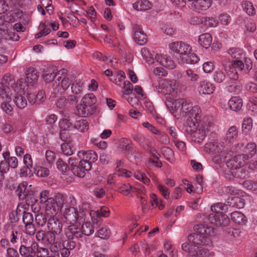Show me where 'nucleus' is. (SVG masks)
Instances as JSON below:
<instances>
[{
	"mask_svg": "<svg viewBox=\"0 0 257 257\" xmlns=\"http://www.w3.org/2000/svg\"><path fill=\"white\" fill-rule=\"evenodd\" d=\"M195 232L190 234L188 237L189 242L194 245H191L187 242L182 244V249L188 253L192 257H206L208 250L198 245L211 246L212 242L210 236L214 233V228L206 224H197L194 226Z\"/></svg>",
	"mask_w": 257,
	"mask_h": 257,
	"instance_id": "f257e3e1",
	"label": "nucleus"
},
{
	"mask_svg": "<svg viewBox=\"0 0 257 257\" xmlns=\"http://www.w3.org/2000/svg\"><path fill=\"white\" fill-rule=\"evenodd\" d=\"M36 239L44 246H49L51 252L57 257L61 254L62 257H68L70 250L76 247L75 241L71 240H62L57 234L49 231L40 230L36 234Z\"/></svg>",
	"mask_w": 257,
	"mask_h": 257,
	"instance_id": "f03ea898",
	"label": "nucleus"
},
{
	"mask_svg": "<svg viewBox=\"0 0 257 257\" xmlns=\"http://www.w3.org/2000/svg\"><path fill=\"white\" fill-rule=\"evenodd\" d=\"M94 231V227L89 222L83 223L81 226L73 224L70 225L66 231L69 239L86 240V236L91 235Z\"/></svg>",
	"mask_w": 257,
	"mask_h": 257,
	"instance_id": "7ed1b4c3",
	"label": "nucleus"
},
{
	"mask_svg": "<svg viewBox=\"0 0 257 257\" xmlns=\"http://www.w3.org/2000/svg\"><path fill=\"white\" fill-rule=\"evenodd\" d=\"M58 75H61L57 79L58 82L56 81V84L55 85L53 84V91L51 92V97H56L57 96V94L59 92L60 88H58L57 86L60 84L61 87L64 90H67L70 85H72L74 78L72 75L67 74L65 69H62L58 71Z\"/></svg>",
	"mask_w": 257,
	"mask_h": 257,
	"instance_id": "20e7f679",
	"label": "nucleus"
},
{
	"mask_svg": "<svg viewBox=\"0 0 257 257\" xmlns=\"http://www.w3.org/2000/svg\"><path fill=\"white\" fill-rule=\"evenodd\" d=\"M68 163L71 166V171L73 174L80 178L84 177L86 172L90 170L91 169V166L89 165V164L76 158H70Z\"/></svg>",
	"mask_w": 257,
	"mask_h": 257,
	"instance_id": "39448f33",
	"label": "nucleus"
},
{
	"mask_svg": "<svg viewBox=\"0 0 257 257\" xmlns=\"http://www.w3.org/2000/svg\"><path fill=\"white\" fill-rule=\"evenodd\" d=\"M172 105L174 109H172V113L174 116L178 114L182 116H185L188 114L190 111L189 109L192 107V104L183 98H179L175 100L172 103Z\"/></svg>",
	"mask_w": 257,
	"mask_h": 257,
	"instance_id": "423d86ee",
	"label": "nucleus"
},
{
	"mask_svg": "<svg viewBox=\"0 0 257 257\" xmlns=\"http://www.w3.org/2000/svg\"><path fill=\"white\" fill-rule=\"evenodd\" d=\"M38 249V243L33 241L29 243L27 241L21 242L19 247V252L23 257H36V250Z\"/></svg>",
	"mask_w": 257,
	"mask_h": 257,
	"instance_id": "0eeeda50",
	"label": "nucleus"
},
{
	"mask_svg": "<svg viewBox=\"0 0 257 257\" xmlns=\"http://www.w3.org/2000/svg\"><path fill=\"white\" fill-rule=\"evenodd\" d=\"M62 211L66 221L72 224L82 219L83 215V212H78L75 207L68 206L67 205H65L64 210Z\"/></svg>",
	"mask_w": 257,
	"mask_h": 257,
	"instance_id": "6e6552de",
	"label": "nucleus"
},
{
	"mask_svg": "<svg viewBox=\"0 0 257 257\" xmlns=\"http://www.w3.org/2000/svg\"><path fill=\"white\" fill-rule=\"evenodd\" d=\"M13 84H15V81L13 75L10 73L5 74L0 82V95H9L11 91L10 85L13 87Z\"/></svg>",
	"mask_w": 257,
	"mask_h": 257,
	"instance_id": "1a4fd4ad",
	"label": "nucleus"
},
{
	"mask_svg": "<svg viewBox=\"0 0 257 257\" xmlns=\"http://www.w3.org/2000/svg\"><path fill=\"white\" fill-rule=\"evenodd\" d=\"M169 48L173 52L178 54L181 59L183 56L189 53L192 49L190 46L182 41L170 43Z\"/></svg>",
	"mask_w": 257,
	"mask_h": 257,
	"instance_id": "9d476101",
	"label": "nucleus"
},
{
	"mask_svg": "<svg viewBox=\"0 0 257 257\" xmlns=\"http://www.w3.org/2000/svg\"><path fill=\"white\" fill-rule=\"evenodd\" d=\"M208 219L211 223L217 226H226L229 222L227 216L223 214L222 212L210 213Z\"/></svg>",
	"mask_w": 257,
	"mask_h": 257,
	"instance_id": "9b49d317",
	"label": "nucleus"
},
{
	"mask_svg": "<svg viewBox=\"0 0 257 257\" xmlns=\"http://www.w3.org/2000/svg\"><path fill=\"white\" fill-rule=\"evenodd\" d=\"M208 131V126L206 124L200 123L198 124V128L189 136L191 141L196 143H201Z\"/></svg>",
	"mask_w": 257,
	"mask_h": 257,
	"instance_id": "f8f14e48",
	"label": "nucleus"
},
{
	"mask_svg": "<svg viewBox=\"0 0 257 257\" xmlns=\"http://www.w3.org/2000/svg\"><path fill=\"white\" fill-rule=\"evenodd\" d=\"M79 98V96L75 95H68L67 98L61 96L56 104L59 108L64 109L75 105L78 102Z\"/></svg>",
	"mask_w": 257,
	"mask_h": 257,
	"instance_id": "ddd939ff",
	"label": "nucleus"
},
{
	"mask_svg": "<svg viewBox=\"0 0 257 257\" xmlns=\"http://www.w3.org/2000/svg\"><path fill=\"white\" fill-rule=\"evenodd\" d=\"M48 231L59 236L62 232V223L61 221L55 216H50L47 221Z\"/></svg>",
	"mask_w": 257,
	"mask_h": 257,
	"instance_id": "4468645a",
	"label": "nucleus"
},
{
	"mask_svg": "<svg viewBox=\"0 0 257 257\" xmlns=\"http://www.w3.org/2000/svg\"><path fill=\"white\" fill-rule=\"evenodd\" d=\"M133 33L134 39L139 45H143L147 43V36L139 25L133 26Z\"/></svg>",
	"mask_w": 257,
	"mask_h": 257,
	"instance_id": "2eb2a0df",
	"label": "nucleus"
},
{
	"mask_svg": "<svg viewBox=\"0 0 257 257\" xmlns=\"http://www.w3.org/2000/svg\"><path fill=\"white\" fill-rule=\"evenodd\" d=\"M77 156L79 160L84 161L91 166V164L94 163L98 158L96 153L93 150L81 151L77 153Z\"/></svg>",
	"mask_w": 257,
	"mask_h": 257,
	"instance_id": "dca6fc26",
	"label": "nucleus"
},
{
	"mask_svg": "<svg viewBox=\"0 0 257 257\" xmlns=\"http://www.w3.org/2000/svg\"><path fill=\"white\" fill-rule=\"evenodd\" d=\"M245 158L243 155H236L226 162V166L230 170L239 169L244 164L245 161L246 160Z\"/></svg>",
	"mask_w": 257,
	"mask_h": 257,
	"instance_id": "f3484780",
	"label": "nucleus"
},
{
	"mask_svg": "<svg viewBox=\"0 0 257 257\" xmlns=\"http://www.w3.org/2000/svg\"><path fill=\"white\" fill-rule=\"evenodd\" d=\"M12 101L11 97L10 95L2 96V102L0 105L1 109L4 112L9 116H13L14 113V109L11 104Z\"/></svg>",
	"mask_w": 257,
	"mask_h": 257,
	"instance_id": "a211bd4d",
	"label": "nucleus"
},
{
	"mask_svg": "<svg viewBox=\"0 0 257 257\" xmlns=\"http://www.w3.org/2000/svg\"><path fill=\"white\" fill-rule=\"evenodd\" d=\"M109 212V209L106 207L103 206L99 210L91 211L90 214L91 216L93 222L97 224L101 221L102 216H108Z\"/></svg>",
	"mask_w": 257,
	"mask_h": 257,
	"instance_id": "6ab92c4d",
	"label": "nucleus"
},
{
	"mask_svg": "<svg viewBox=\"0 0 257 257\" xmlns=\"http://www.w3.org/2000/svg\"><path fill=\"white\" fill-rule=\"evenodd\" d=\"M191 2L192 9L197 12L207 10L211 5V0H193Z\"/></svg>",
	"mask_w": 257,
	"mask_h": 257,
	"instance_id": "aec40b11",
	"label": "nucleus"
},
{
	"mask_svg": "<svg viewBox=\"0 0 257 257\" xmlns=\"http://www.w3.org/2000/svg\"><path fill=\"white\" fill-rule=\"evenodd\" d=\"M45 213L46 215L50 216H55L59 211H61L58 206L56 205L55 200L50 198L45 203Z\"/></svg>",
	"mask_w": 257,
	"mask_h": 257,
	"instance_id": "412c9836",
	"label": "nucleus"
},
{
	"mask_svg": "<svg viewBox=\"0 0 257 257\" xmlns=\"http://www.w3.org/2000/svg\"><path fill=\"white\" fill-rule=\"evenodd\" d=\"M155 60L161 65L169 69H173L175 68V64L173 60L166 55H159L157 54Z\"/></svg>",
	"mask_w": 257,
	"mask_h": 257,
	"instance_id": "4be33fe9",
	"label": "nucleus"
},
{
	"mask_svg": "<svg viewBox=\"0 0 257 257\" xmlns=\"http://www.w3.org/2000/svg\"><path fill=\"white\" fill-rule=\"evenodd\" d=\"M215 88V87L211 83L206 81H202L199 83L198 90L201 94H211L213 93Z\"/></svg>",
	"mask_w": 257,
	"mask_h": 257,
	"instance_id": "5701e85b",
	"label": "nucleus"
},
{
	"mask_svg": "<svg viewBox=\"0 0 257 257\" xmlns=\"http://www.w3.org/2000/svg\"><path fill=\"white\" fill-rule=\"evenodd\" d=\"M94 112L93 108L88 107L81 102L76 106V114L82 117L88 116Z\"/></svg>",
	"mask_w": 257,
	"mask_h": 257,
	"instance_id": "b1692460",
	"label": "nucleus"
},
{
	"mask_svg": "<svg viewBox=\"0 0 257 257\" xmlns=\"http://www.w3.org/2000/svg\"><path fill=\"white\" fill-rule=\"evenodd\" d=\"M25 74L28 83L32 84V85L37 82L39 77V72L34 67L28 68L26 71Z\"/></svg>",
	"mask_w": 257,
	"mask_h": 257,
	"instance_id": "393cba45",
	"label": "nucleus"
},
{
	"mask_svg": "<svg viewBox=\"0 0 257 257\" xmlns=\"http://www.w3.org/2000/svg\"><path fill=\"white\" fill-rule=\"evenodd\" d=\"M222 146L217 142L207 143L204 147V151L209 154H216L221 152Z\"/></svg>",
	"mask_w": 257,
	"mask_h": 257,
	"instance_id": "a878e982",
	"label": "nucleus"
},
{
	"mask_svg": "<svg viewBox=\"0 0 257 257\" xmlns=\"http://www.w3.org/2000/svg\"><path fill=\"white\" fill-rule=\"evenodd\" d=\"M96 98L95 95L91 93L85 95L82 97L81 102L88 107L93 108V109L95 110L96 107L93 106V105L96 102Z\"/></svg>",
	"mask_w": 257,
	"mask_h": 257,
	"instance_id": "bb28decb",
	"label": "nucleus"
},
{
	"mask_svg": "<svg viewBox=\"0 0 257 257\" xmlns=\"http://www.w3.org/2000/svg\"><path fill=\"white\" fill-rule=\"evenodd\" d=\"M64 141H65V143L61 145L62 153L64 155L67 156L72 155L75 150L71 145L72 140L70 138H66L65 140H64Z\"/></svg>",
	"mask_w": 257,
	"mask_h": 257,
	"instance_id": "cd10ccee",
	"label": "nucleus"
},
{
	"mask_svg": "<svg viewBox=\"0 0 257 257\" xmlns=\"http://www.w3.org/2000/svg\"><path fill=\"white\" fill-rule=\"evenodd\" d=\"M244 153L243 155L245 157L246 160L252 157L253 155L256 153V146L254 143H248L243 149Z\"/></svg>",
	"mask_w": 257,
	"mask_h": 257,
	"instance_id": "c85d7f7f",
	"label": "nucleus"
},
{
	"mask_svg": "<svg viewBox=\"0 0 257 257\" xmlns=\"http://www.w3.org/2000/svg\"><path fill=\"white\" fill-rule=\"evenodd\" d=\"M227 63H228L230 69H233V70L237 69L238 70L242 71L244 67L243 63L240 60H235L232 62L228 61H224L222 64L225 71H227Z\"/></svg>",
	"mask_w": 257,
	"mask_h": 257,
	"instance_id": "c756f323",
	"label": "nucleus"
},
{
	"mask_svg": "<svg viewBox=\"0 0 257 257\" xmlns=\"http://www.w3.org/2000/svg\"><path fill=\"white\" fill-rule=\"evenodd\" d=\"M228 104L233 111H239L242 106V100L239 97H232L228 101Z\"/></svg>",
	"mask_w": 257,
	"mask_h": 257,
	"instance_id": "7c9ffc66",
	"label": "nucleus"
},
{
	"mask_svg": "<svg viewBox=\"0 0 257 257\" xmlns=\"http://www.w3.org/2000/svg\"><path fill=\"white\" fill-rule=\"evenodd\" d=\"M227 203L229 206L236 208H242L245 204L244 200L238 196L229 198Z\"/></svg>",
	"mask_w": 257,
	"mask_h": 257,
	"instance_id": "2f4dec72",
	"label": "nucleus"
},
{
	"mask_svg": "<svg viewBox=\"0 0 257 257\" xmlns=\"http://www.w3.org/2000/svg\"><path fill=\"white\" fill-rule=\"evenodd\" d=\"M151 3L148 0H140L133 4V8L137 11H147L151 9Z\"/></svg>",
	"mask_w": 257,
	"mask_h": 257,
	"instance_id": "473e14b6",
	"label": "nucleus"
},
{
	"mask_svg": "<svg viewBox=\"0 0 257 257\" xmlns=\"http://www.w3.org/2000/svg\"><path fill=\"white\" fill-rule=\"evenodd\" d=\"M212 36L209 33H204L199 37L198 42L200 45L207 49L212 43Z\"/></svg>",
	"mask_w": 257,
	"mask_h": 257,
	"instance_id": "72a5a7b5",
	"label": "nucleus"
},
{
	"mask_svg": "<svg viewBox=\"0 0 257 257\" xmlns=\"http://www.w3.org/2000/svg\"><path fill=\"white\" fill-rule=\"evenodd\" d=\"M196 121L197 120H195L192 118H187L185 124V129L188 135L190 136L198 128V124L197 125L196 124Z\"/></svg>",
	"mask_w": 257,
	"mask_h": 257,
	"instance_id": "f704fd0d",
	"label": "nucleus"
},
{
	"mask_svg": "<svg viewBox=\"0 0 257 257\" xmlns=\"http://www.w3.org/2000/svg\"><path fill=\"white\" fill-rule=\"evenodd\" d=\"M182 61L184 63L195 64L198 62L199 58L196 54L189 52L182 57Z\"/></svg>",
	"mask_w": 257,
	"mask_h": 257,
	"instance_id": "c9c22d12",
	"label": "nucleus"
},
{
	"mask_svg": "<svg viewBox=\"0 0 257 257\" xmlns=\"http://www.w3.org/2000/svg\"><path fill=\"white\" fill-rule=\"evenodd\" d=\"M55 200V202L59 208L62 210L63 205L66 204L67 196L66 195L61 193H56L55 194L54 197H52Z\"/></svg>",
	"mask_w": 257,
	"mask_h": 257,
	"instance_id": "e433bc0d",
	"label": "nucleus"
},
{
	"mask_svg": "<svg viewBox=\"0 0 257 257\" xmlns=\"http://www.w3.org/2000/svg\"><path fill=\"white\" fill-rule=\"evenodd\" d=\"M226 141L228 142H233L238 136V131L236 126H232L226 132Z\"/></svg>",
	"mask_w": 257,
	"mask_h": 257,
	"instance_id": "4c0bfd02",
	"label": "nucleus"
},
{
	"mask_svg": "<svg viewBox=\"0 0 257 257\" xmlns=\"http://www.w3.org/2000/svg\"><path fill=\"white\" fill-rule=\"evenodd\" d=\"M83 85L84 84L82 82H77V80L73 81L71 87V91L73 93L72 95L77 96V95L81 93Z\"/></svg>",
	"mask_w": 257,
	"mask_h": 257,
	"instance_id": "58836bf2",
	"label": "nucleus"
},
{
	"mask_svg": "<svg viewBox=\"0 0 257 257\" xmlns=\"http://www.w3.org/2000/svg\"><path fill=\"white\" fill-rule=\"evenodd\" d=\"M29 191L27 189V183L25 182L18 186L16 192L20 199L24 200V198H26L25 195H27V192Z\"/></svg>",
	"mask_w": 257,
	"mask_h": 257,
	"instance_id": "ea45409f",
	"label": "nucleus"
},
{
	"mask_svg": "<svg viewBox=\"0 0 257 257\" xmlns=\"http://www.w3.org/2000/svg\"><path fill=\"white\" fill-rule=\"evenodd\" d=\"M252 119L247 117L243 119L242 124V132L244 135H247L252 130Z\"/></svg>",
	"mask_w": 257,
	"mask_h": 257,
	"instance_id": "a19ab883",
	"label": "nucleus"
},
{
	"mask_svg": "<svg viewBox=\"0 0 257 257\" xmlns=\"http://www.w3.org/2000/svg\"><path fill=\"white\" fill-rule=\"evenodd\" d=\"M230 216L231 220L238 224L244 223L246 221L244 215L239 211L233 212L231 213Z\"/></svg>",
	"mask_w": 257,
	"mask_h": 257,
	"instance_id": "79ce46f5",
	"label": "nucleus"
},
{
	"mask_svg": "<svg viewBox=\"0 0 257 257\" xmlns=\"http://www.w3.org/2000/svg\"><path fill=\"white\" fill-rule=\"evenodd\" d=\"M14 101L16 105L20 109H22L27 105V101L25 97L21 95H17L15 96Z\"/></svg>",
	"mask_w": 257,
	"mask_h": 257,
	"instance_id": "37998d69",
	"label": "nucleus"
},
{
	"mask_svg": "<svg viewBox=\"0 0 257 257\" xmlns=\"http://www.w3.org/2000/svg\"><path fill=\"white\" fill-rule=\"evenodd\" d=\"M74 127L81 132H84L88 130L89 123L86 119H81L75 122Z\"/></svg>",
	"mask_w": 257,
	"mask_h": 257,
	"instance_id": "c03bdc74",
	"label": "nucleus"
},
{
	"mask_svg": "<svg viewBox=\"0 0 257 257\" xmlns=\"http://www.w3.org/2000/svg\"><path fill=\"white\" fill-rule=\"evenodd\" d=\"M257 98L252 97L250 99L247 104V108L249 111H250L252 113L251 115H255L257 114Z\"/></svg>",
	"mask_w": 257,
	"mask_h": 257,
	"instance_id": "a18cd8bd",
	"label": "nucleus"
},
{
	"mask_svg": "<svg viewBox=\"0 0 257 257\" xmlns=\"http://www.w3.org/2000/svg\"><path fill=\"white\" fill-rule=\"evenodd\" d=\"M242 8L249 16H253L255 13V9L252 4L249 1H243L242 2Z\"/></svg>",
	"mask_w": 257,
	"mask_h": 257,
	"instance_id": "49530a36",
	"label": "nucleus"
},
{
	"mask_svg": "<svg viewBox=\"0 0 257 257\" xmlns=\"http://www.w3.org/2000/svg\"><path fill=\"white\" fill-rule=\"evenodd\" d=\"M27 195H25L26 198H24V200H26L27 204L29 206H31L32 207L35 205V203L37 200L35 196L34 192L32 191H30L27 192Z\"/></svg>",
	"mask_w": 257,
	"mask_h": 257,
	"instance_id": "de8ad7c7",
	"label": "nucleus"
},
{
	"mask_svg": "<svg viewBox=\"0 0 257 257\" xmlns=\"http://www.w3.org/2000/svg\"><path fill=\"white\" fill-rule=\"evenodd\" d=\"M190 111L187 115H188V118H192L195 120H197V116L199 115L201 112V110L198 106H193L189 109Z\"/></svg>",
	"mask_w": 257,
	"mask_h": 257,
	"instance_id": "09e8293b",
	"label": "nucleus"
},
{
	"mask_svg": "<svg viewBox=\"0 0 257 257\" xmlns=\"http://www.w3.org/2000/svg\"><path fill=\"white\" fill-rule=\"evenodd\" d=\"M37 175L41 177H45L49 174V170L43 167L37 166L34 168Z\"/></svg>",
	"mask_w": 257,
	"mask_h": 257,
	"instance_id": "8fccbe9b",
	"label": "nucleus"
},
{
	"mask_svg": "<svg viewBox=\"0 0 257 257\" xmlns=\"http://www.w3.org/2000/svg\"><path fill=\"white\" fill-rule=\"evenodd\" d=\"M110 235V229L105 227L101 228L97 232V236L103 239H107L109 237Z\"/></svg>",
	"mask_w": 257,
	"mask_h": 257,
	"instance_id": "3c124183",
	"label": "nucleus"
},
{
	"mask_svg": "<svg viewBox=\"0 0 257 257\" xmlns=\"http://www.w3.org/2000/svg\"><path fill=\"white\" fill-rule=\"evenodd\" d=\"M132 186L128 184H124L121 187L119 188V191L120 193L128 196L132 197V194L131 193Z\"/></svg>",
	"mask_w": 257,
	"mask_h": 257,
	"instance_id": "603ef678",
	"label": "nucleus"
},
{
	"mask_svg": "<svg viewBox=\"0 0 257 257\" xmlns=\"http://www.w3.org/2000/svg\"><path fill=\"white\" fill-rule=\"evenodd\" d=\"M56 75L57 72L56 71H53L51 72L46 71L43 74L42 77L45 82L50 83L54 80Z\"/></svg>",
	"mask_w": 257,
	"mask_h": 257,
	"instance_id": "864d4df0",
	"label": "nucleus"
},
{
	"mask_svg": "<svg viewBox=\"0 0 257 257\" xmlns=\"http://www.w3.org/2000/svg\"><path fill=\"white\" fill-rule=\"evenodd\" d=\"M56 165L57 169L62 173H66L69 170V166L61 159H59L57 161Z\"/></svg>",
	"mask_w": 257,
	"mask_h": 257,
	"instance_id": "5fc2aeb1",
	"label": "nucleus"
},
{
	"mask_svg": "<svg viewBox=\"0 0 257 257\" xmlns=\"http://www.w3.org/2000/svg\"><path fill=\"white\" fill-rule=\"evenodd\" d=\"M48 219L43 214H38L35 216V221L38 225L43 227L47 222Z\"/></svg>",
	"mask_w": 257,
	"mask_h": 257,
	"instance_id": "6e6d98bb",
	"label": "nucleus"
},
{
	"mask_svg": "<svg viewBox=\"0 0 257 257\" xmlns=\"http://www.w3.org/2000/svg\"><path fill=\"white\" fill-rule=\"evenodd\" d=\"M23 214V221L25 225L33 223L34 218L31 213L25 211Z\"/></svg>",
	"mask_w": 257,
	"mask_h": 257,
	"instance_id": "4d7b16f0",
	"label": "nucleus"
},
{
	"mask_svg": "<svg viewBox=\"0 0 257 257\" xmlns=\"http://www.w3.org/2000/svg\"><path fill=\"white\" fill-rule=\"evenodd\" d=\"M141 53L143 57L146 59L147 62L149 64H152L154 63V59L151 56H150V52L147 48H143L141 50Z\"/></svg>",
	"mask_w": 257,
	"mask_h": 257,
	"instance_id": "13d9d810",
	"label": "nucleus"
},
{
	"mask_svg": "<svg viewBox=\"0 0 257 257\" xmlns=\"http://www.w3.org/2000/svg\"><path fill=\"white\" fill-rule=\"evenodd\" d=\"M228 53L233 58L238 59L241 56V50L237 48H229Z\"/></svg>",
	"mask_w": 257,
	"mask_h": 257,
	"instance_id": "bf43d9fd",
	"label": "nucleus"
},
{
	"mask_svg": "<svg viewBox=\"0 0 257 257\" xmlns=\"http://www.w3.org/2000/svg\"><path fill=\"white\" fill-rule=\"evenodd\" d=\"M246 30L250 32H254L256 29V24L252 19H249L245 22Z\"/></svg>",
	"mask_w": 257,
	"mask_h": 257,
	"instance_id": "052dcab7",
	"label": "nucleus"
},
{
	"mask_svg": "<svg viewBox=\"0 0 257 257\" xmlns=\"http://www.w3.org/2000/svg\"><path fill=\"white\" fill-rule=\"evenodd\" d=\"M204 22L205 25L211 27L217 26L218 22L213 17H206L204 18Z\"/></svg>",
	"mask_w": 257,
	"mask_h": 257,
	"instance_id": "680f3d73",
	"label": "nucleus"
},
{
	"mask_svg": "<svg viewBox=\"0 0 257 257\" xmlns=\"http://www.w3.org/2000/svg\"><path fill=\"white\" fill-rule=\"evenodd\" d=\"M59 126L63 130H69L72 127V123L67 119H62L59 122Z\"/></svg>",
	"mask_w": 257,
	"mask_h": 257,
	"instance_id": "e2e57ef3",
	"label": "nucleus"
},
{
	"mask_svg": "<svg viewBox=\"0 0 257 257\" xmlns=\"http://www.w3.org/2000/svg\"><path fill=\"white\" fill-rule=\"evenodd\" d=\"M15 85L16 87H19L20 90L22 91L25 90V88L28 87V83L26 82L25 79L20 78L15 82V84H13V86Z\"/></svg>",
	"mask_w": 257,
	"mask_h": 257,
	"instance_id": "0e129e2a",
	"label": "nucleus"
},
{
	"mask_svg": "<svg viewBox=\"0 0 257 257\" xmlns=\"http://www.w3.org/2000/svg\"><path fill=\"white\" fill-rule=\"evenodd\" d=\"M162 153L167 160H170L174 155V152L169 147H163L162 149Z\"/></svg>",
	"mask_w": 257,
	"mask_h": 257,
	"instance_id": "69168bd1",
	"label": "nucleus"
},
{
	"mask_svg": "<svg viewBox=\"0 0 257 257\" xmlns=\"http://www.w3.org/2000/svg\"><path fill=\"white\" fill-rule=\"evenodd\" d=\"M48 255V249L43 247H39L38 244V249L36 250V257H47Z\"/></svg>",
	"mask_w": 257,
	"mask_h": 257,
	"instance_id": "338daca9",
	"label": "nucleus"
},
{
	"mask_svg": "<svg viewBox=\"0 0 257 257\" xmlns=\"http://www.w3.org/2000/svg\"><path fill=\"white\" fill-rule=\"evenodd\" d=\"M52 197H49V192L47 190H44L40 194V201L42 204H45L48 200Z\"/></svg>",
	"mask_w": 257,
	"mask_h": 257,
	"instance_id": "774afa93",
	"label": "nucleus"
}]
</instances>
